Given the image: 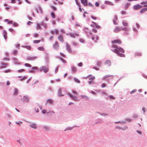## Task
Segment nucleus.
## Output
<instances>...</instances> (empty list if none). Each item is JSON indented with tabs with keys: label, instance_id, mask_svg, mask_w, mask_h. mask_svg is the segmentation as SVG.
<instances>
[{
	"label": "nucleus",
	"instance_id": "nucleus-1",
	"mask_svg": "<svg viewBox=\"0 0 147 147\" xmlns=\"http://www.w3.org/2000/svg\"><path fill=\"white\" fill-rule=\"evenodd\" d=\"M113 45L112 46V48L114 49V50H111V51L114 53L117 54L118 55L122 57H125V55L120 52L123 53L124 52V50L121 47H118V46L116 45V44L120 45L121 44V41L120 39H117L111 41Z\"/></svg>",
	"mask_w": 147,
	"mask_h": 147
},
{
	"label": "nucleus",
	"instance_id": "nucleus-2",
	"mask_svg": "<svg viewBox=\"0 0 147 147\" xmlns=\"http://www.w3.org/2000/svg\"><path fill=\"white\" fill-rule=\"evenodd\" d=\"M40 71H43L44 73H47L49 71V68L46 66H42L39 68Z\"/></svg>",
	"mask_w": 147,
	"mask_h": 147
},
{
	"label": "nucleus",
	"instance_id": "nucleus-3",
	"mask_svg": "<svg viewBox=\"0 0 147 147\" xmlns=\"http://www.w3.org/2000/svg\"><path fill=\"white\" fill-rule=\"evenodd\" d=\"M53 48L56 50H58L59 48V45L57 41H56L53 46Z\"/></svg>",
	"mask_w": 147,
	"mask_h": 147
},
{
	"label": "nucleus",
	"instance_id": "nucleus-4",
	"mask_svg": "<svg viewBox=\"0 0 147 147\" xmlns=\"http://www.w3.org/2000/svg\"><path fill=\"white\" fill-rule=\"evenodd\" d=\"M21 100L26 102H28L30 100L29 97L27 96H23L22 98H21Z\"/></svg>",
	"mask_w": 147,
	"mask_h": 147
},
{
	"label": "nucleus",
	"instance_id": "nucleus-5",
	"mask_svg": "<svg viewBox=\"0 0 147 147\" xmlns=\"http://www.w3.org/2000/svg\"><path fill=\"white\" fill-rule=\"evenodd\" d=\"M142 6L138 4L135 5L134 6V9L135 10L139 9L142 7Z\"/></svg>",
	"mask_w": 147,
	"mask_h": 147
},
{
	"label": "nucleus",
	"instance_id": "nucleus-6",
	"mask_svg": "<svg viewBox=\"0 0 147 147\" xmlns=\"http://www.w3.org/2000/svg\"><path fill=\"white\" fill-rule=\"evenodd\" d=\"M66 46L68 51L69 53H71L72 52V50L70 45L68 43H67Z\"/></svg>",
	"mask_w": 147,
	"mask_h": 147
},
{
	"label": "nucleus",
	"instance_id": "nucleus-7",
	"mask_svg": "<svg viewBox=\"0 0 147 147\" xmlns=\"http://www.w3.org/2000/svg\"><path fill=\"white\" fill-rule=\"evenodd\" d=\"M82 3L85 6L88 5L87 0H81Z\"/></svg>",
	"mask_w": 147,
	"mask_h": 147
},
{
	"label": "nucleus",
	"instance_id": "nucleus-8",
	"mask_svg": "<svg viewBox=\"0 0 147 147\" xmlns=\"http://www.w3.org/2000/svg\"><path fill=\"white\" fill-rule=\"evenodd\" d=\"M36 29L37 30H41L42 28L41 26V25H42V24H40L38 22H36Z\"/></svg>",
	"mask_w": 147,
	"mask_h": 147
},
{
	"label": "nucleus",
	"instance_id": "nucleus-9",
	"mask_svg": "<svg viewBox=\"0 0 147 147\" xmlns=\"http://www.w3.org/2000/svg\"><path fill=\"white\" fill-rule=\"evenodd\" d=\"M70 36L73 38H75L76 36H78L79 34L77 33H71L69 34Z\"/></svg>",
	"mask_w": 147,
	"mask_h": 147
},
{
	"label": "nucleus",
	"instance_id": "nucleus-10",
	"mask_svg": "<svg viewBox=\"0 0 147 147\" xmlns=\"http://www.w3.org/2000/svg\"><path fill=\"white\" fill-rule=\"evenodd\" d=\"M121 30V28L118 27H116L114 29V32L115 33H117L120 32Z\"/></svg>",
	"mask_w": 147,
	"mask_h": 147
},
{
	"label": "nucleus",
	"instance_id": "nucleus-11",
	"mask_svg": "<svg viewBox=\"0 0 147 147\" xmlns=\"http://www.w3.org/2000/svg\"><path fill=\"white\" fill-rule=\"evenodd\" d=\"M105 63L107 66H109L111 65V63L110 60H107L105 62Z\"/></svg>",
	"mask_w": 147,
	"mask_h": 147
},
{
	"label": "nucleus",
	"instance_id": "nucleus-12",
	"mask_svg": "<svg viewBox=\"0 0 147 147\" xmlns=\"http://www.w3.org/2000/svg\"><path fill=\"white\" fill-rule=\"evenodd\" d=\"M86 32L88 34V35L89 36L90 35H92V33L91 32H89L88 31V29L87 28H85L84 29Z\"/></svg>",
	"mask_w": 147,
	"mask_h": 147
},
{
	"label": "nucleus",
	"instance_id": "nucleus-13",
	"mask_svg": "<svg viewBox=\"0 0 147 147\" xmlns=\"http://www.w3.org/2000/svg\"><path fill=\"white\" fill-rule=\"evenodd\" d=\"M68 94L71 97L73 98V99L76 100H77V96H76L73 95L71 94L70 93H68Z\"/></svg>",
	"mask_w": 147,
	"mask_h": 147
},
{
	"label": "nucleus",
	"instance_id": "nucleus-14",
	"mask_svg": "<svg viewBox=\"0 0 147 147\" xmlns=\"http://www.w3.org/2000/svg\"><path fill=\"white\" fill-rule=\"evenodd\" d=\"M58 39L61 42H63L64 41L63 36L61 35H59L58 37Z\"/></svg>",
	"mask_w": 147,
	"mask_h": 147
},
{
	"label": "nucleus",
	"instance_id": "nucleus-15",
	"mask_svg": "<svg viewBox=\"0 0 147 147\" xmlns=\"http://www.w3.org/2000/svg\"><path fill=\"white\" fill-rule=\"evenodd\" d=\"M29 125L30 127L34 129H36L37 128L36 125L35 124L31 123Z\"/></svg>",
	"mask_w": 147,
	"mask_h": 147
},
{
	"label": "nucleus",
	"instance_id": "nucleus-16",
	"mask_svg": "<svg viewBox=\"0 0 147 147\" xmlns=\"http://www.w3.org/2000/svg\"><path fill=\"white\" fill-rule=\"evenodd\" d=\"M53 103V100L51 99H49L47 100V102H46V105H47L48 103L52 104Z\"/></svg>",
	"mask_w": 147,
	"mask_h": 147
},
{
	"label": "nucleus",
	"instance_id": "nucleus-17",
	"mask_svg": "<svg viewBox=\"0 0 147 147\" xmlns=\"http://www.w3.org/2000/svg\"><path fill=\"white\" fill-rule=\"evenodd\" d=\"M81 98L84 100H87L88 99V97L86 95H82L80 96Z\"/></svg>",
	"mask_w": 147,
	"mask_h": 147
},
{
	"label": "nucleus",
	"instance_id": "nucleus-18",
	"mask_svg": "<svg viewBox=\"0 0 147 147\" xmlns=\"http://www.w3.org/2000/svg\"><path fill=\"white\" fill-rule=\"evenodd\" d=\"M3 34L4 37L5 39L6 40L7 38V33L5 31L3 30Z\"/></svg>",
	"mask_w": 147,
	"mask_h": 147
},
{
	"label": "nucleus",
	"instance_id": "nucleus-19",
	"mask_svg": "<svg viewBox=\"0 0 147 147\" xmlns=\"http://www.w3.org/2000/svg\"><path fill=\"white\" fill-rule=\"evenodd\" d=\"M7 64L6 63H4L2 62L1 63V65L3 66H1L0 68V69H1L3 68H5L6 67V66L7 65Z\"/></svg>",
	"mask_w": 147,
	"mask_h": 147
},
{
	"label": "nucleus",
	"instance_id": "nucleus-20",
	"mask_svg": "<svg viewBox=\"0 0 147 147\" xmlns=\"http://www.w3.org/2000/svg\"><path fill=\"white\" fill-rule=\"evenodd\" d=\"M36 57H28L27 58V60H33L36 59Z\"/></svg>",
	"mask_w": 147,
	"mask_h": 147
},
{
	"label": "nucleus",
	"instance_id": "nucleus-21",
	"mask_svg": "<svg viewBox=\"0 0 147 147\" xmlns=\"http://www.w3.org/2000/svg\"><path fill=\"white\" fill-rule=\"evenodd\" d=\"M117 17L116 16H115V19L113 20V23L115 25H117L118 24V23L116 21V20H117Z\"/></svg>",
	"mask_w": 147,
	"mask_h": 147
},
{
	"label": "nucleus",
	"instance_id": "nucleus-22",
	"mask_svg": "<svg viewBox=\"0 0 147 147\" xmlns=\"http://www.w3.org/2000/svg\"><path fill=\"white\" fill-rule=\"evenodd\" d=\"M121 30L124 31H128L129 30V28L128 27H125L122 28Z\"/></svg>",
	"mask_w": 147,
	"mask_h": 147
},
{
	"label": "nucleus",
	"instance_id": "nucleus-23",
	"mask_svg": "<svg viewBox=\"0 0 147 147\" xmlns=\"http://www.w3.org/2000/svg\"><path fill=\"white\" fill-rule=\"evenodd\" d=\"M18 91L17 88H15L14 89V92L13 93V95H15L18 94Z\"/></svg>",
	"mask_w": 147,
	"mask_h": 147
},
{
	"label": "nucleus",
	"instance_id": "nucleus-24",
	"mask_svg": "<svg viewBox=\"0 0 147 147\" xmlns=\"http://www.w3.org/2000/svg\"><path fill=\"white\" fill-rule=\"evenodd\" d=\"M93 23L95 26L98 29H99L100 28V26L97 25L95 22H92Z\"/></svg>",
	"mask_w": 147,
	"mask_h": 147
},
{
	"label": "nucleus",
	"instance_id": "nucleus-25",
	"mask_svg": "<svg viewBox=\"0 0 147 147\" xmlns=\"http://www.w3.org/2000/svg\"><path fill=\"white\" fill-rule=\"evenodd\" d=\"M52 32L53 34H58L59 31L57 30L56 29L53 31Z\"/></svg>",
	"mask_w": 147,
	"mask_h": 147
},
{
	"label": "nucleus",
	"instance_id": "nucleus-26",
	"mask_svg": "<svg viewBox=\"0 0 147 147\" xmlns=\"http://www.w3.org/2000/svg\"><path fill=\"white\" fill-rule=\"evenodd\" d=\"M142 55V54L140 52H137L135 54V56H141Z\"/></svg>",
	"mask_w": 147,
	"mask_h": 147
},
{
	"label": "nucleus",
	"instance_id": "nucleus-27",
	"mask_svg": "<svg viewBox=\"0 0 147 147\" xmlns=\"http://www.w3.org/2000/svg\"><path fill=\"white\" fill-rule=\"evenodd\" d=\"M91 76L89 75L88 76V77L89 78L90 80H91L92 81V80L93 81L95 79V77L93 76L92 77H91V78H90V77H91Z\"/></svg>",
	"mask_w": 147,
	"mask_h": 147
},
{
	"label": "nucleus",
	"instance_id": "nucleus-28",
	"mask_svg": "<svg viewBox=\"0 0 147 147\" xmlns=\"http://www.w3.org/2000/svg\"><path fill=\"white\" fill-rule=\"evenodd\" d=\"M122 24L123 26H127L128 25V23L126 22H125V21H123L122 22Z\"/></svg>",
	"mask_w": 147,
	"mask_h": 147
},
{
	"label": "nucleus",
	"instance_id": "nucleus-29",
	"mask_svg": "<svg viewBox=\"0 0 147 147\" xmlns=\"http://www.w3.org/2000/svg\"><path fill=\"white\" fill-rule=\"evenodd\" d=\"M38 49L41 51H44L45 50L44 48L43 47H40L38 48Z\"/></svg>",
	"mask_w": 147,
	"mask_h": 147
},
{
	"label": "nucleus",
	"instance_id": "nucleus-30",
	"mask_svg": "<svg viewBox=\"0 0 147 147\" xmlns=\"http://www.w3.org/2000/svg\"><path fill=\"white\" fill-rule=\"evenodd\" d=\"M72 69L73 72L76 71L77 69L75 67L73 66L72 67Z\"/></svg>",
	"mask_w": 147,
	"mask_h": 147
},
{
	"label": "nucleus",
	"instance_id": "nucleus-31",
	"mask_svg": "<svg viewBox=\"0 0 147 147\" xmlns=\"http://www.w3.org/2000/svg\"><path fill=\"white\" fill-rule=\"evenodd\" d=\"M40 42V40H34L33 41V42L35 44L39 43Z\"/></svg>",
	"mask_w": 147,
	"mask_h": 147
},
{
	"label": "nucleus",
	"instance_id": "nucleus-32",
	"mask_svg": "<svg viewBox=\"0 0 147 147\" xmlns=\"http://www.w3.org/2000/svg\"><path fill=\"white\" fill-rule=\"evenodd\" d=\"M111 76V75H108L105 76L103 77V80H105L106 78L110 77Z\"/></svg>",
	"mask_w": 147,
	"mask_h": 147
},
{
	"label": "nucleus",
	"instance_id": "nucleus-33",
	"mask_svg": "<svg viewBox=\"0 0 147 147\" xmlns=\"http://www.w3.org/2000/svg\"><path fill=\"white\" fill-rule=\"evenodd\" d=\"M51 15L53 18H55V13L53 12H51Z\"/></svg>",
	"mask_w": 147,
	"mask_h": 147
},
{
	"label": "nucleus",
	"instance_id": "nucleus-34",
	"mask_svg": "<svg viewBox=\"0 0 147 147\" xmlns=\"http://www.w3.org/2000/svg\"><path fill=\"white\" fill-rule=\"evenodd\" d=\"M24 47L29 50H30L31 49V47L29 46H26Z\"/></svg>",
	"mask_w": 147,
	"mask_h": 147
},
{
	"label": "nucleus",
	"instance_id": "nucleus-35",
	"mask_svg": "<svg viewBox=\"0 0 147 147\" xmlns=\"http://www.w3.org/2000/svg\"><path fill=\"white\" fill-rule=\"evenodd\" d=\"M25 65L26 67H31L32 66L30 64L27 63H25Z\"/></svg>",
	"mask_w": 147,
	"mask_h": 147
},
{
	"label": "nucleus",
	"instance_id": "nucleus-36",
	"mask_svg": "<svg viewBox=\"0 0 147 147\" xmlns=\"http://www.w3.org/2000/svg\"><path fill=\"white\" fill-rule=\"evenodd\" d=\"M79 7V10L81 12H82V9L81 8V5L79 4H78V5H77Z\"/></svg>",
	"mask_w": 147,
	"mask_h": 147
},
{
	"label": "nucleus",
	"instance_id": "nucleus-37",
	"mask_svg": "<svg viewBox=\"0 0 147 147\" xmlns=\"http://www.w3.org/2000/svg\"><path fill=\"white\" fill-rule=\"evenodd\" d=\"M101 62L100 61H97L96 64L98 66H100L101 64Z\"/></svg>",
	"mask_w": 147,
	"mask_h": 147
},
{
	"label": "nucleus",
	"instance_id": "nucleus-38",
	"mask_svg": "<svg viewBox=\"0 0 147 147\" xmlns=\"http://www.w3.org/2000/svg\"><path fill=\"white\" fill-rule=\"evenodd\" d=\"M50 7L54 11H56L57 10V8L51 5Z\"/></svg>",
	"mask_w": 147,
	"mask_h": 147
},
{
	"label": "nucleus",
	"instance_id": "nucleus-39",
	"mask_svg": "<svg viewBox=\"0 0 147 147\" xmlns=\"http://www.w3.org/2000/svg\"><path fill=\"white\" fill-rule=\"evenodd\" d=\"M13 53L14 55H16L18 53V51L17 50H14L13 51Z\"/></svg>",
	"mask_w": 147,
	"mask_h": 147
},
{
	"label": "nucleus",
	"instance_id": "nucleus-40",
	"mask_svg": "<svg viewBox=\"0 0 147 147\" xmlns=\"http://www.w3.org/2000/svg\"><path fill=\"white\" fill-rule=\"evenodd\" d=\"M109 98L110 99H115V97L112 95H110L109 96Z\"/></svg>",
	"mask_w": 147,
	"mask_h": 147
},
{
	"label": "nucleus",
	"instance_id": "nucleus-41",
	"mask_svg": "<svg viewBox=\"0 0 147 147\" xmlns=\"http://www.w3.org/2000/svg\"><path fill=\"white\" fill-rule=\"evenodd\" d=\"M58 69H59L58 66H57L55 68V73H57L58 72Z\"/></svg>",
	"mask_w": 147,
	"mask_h": 147
},
{
	"label": "nucleus",
	"instance_id": "nucleus-42",
	"mask_svg": "<svg viewBox=\"0 0 147 147\" xmlns=\"http://www.w3.org/2000/svg\"><path fill=\"white\" fill-rule=\"evenodd\" d=\"M44 128L45 129L46 131H48L49 130V128L48 127H46V126L44 127Z\"/></svg>",
	"mask_w": 147,
	"mask_h": 147
},
{
	"label": "nucleus",
	"instance_id": "nucleus-43",
	"mask_svg": "<svg viewBox=\"0 0 147 147\" xmlns=\"http://www.w3.org/2000/svg\"><path fill=\"white\" fill-rule=\"evenodd\" d=\"M146 11L145 8H143L140 11V12L141 13H142L143 12H144L145 11Z\"/></svg>",
	"mask_w": 147,
	"mask_h": 147
},
{
	"label": "nucleus",
	"instance_id": "nucleus-44",
	"mask_svg": "<svg viewBox=\"0 0 147 147\" xmlns=\"http://www.w3.org/2000/svg\"><path fill=\"white\" fill-rule=\"evenodd\" d=\"M74 80L77 83H79L80 82V81L77 78H74Z\"/></svg>",
	"mask_w": 147,
	"mask_h": 147
},
{
	"label": "nucleus",
	"instance_id": "nucleus-45",
	"mask_svg": "<svg viewBox=\"0 0 147 147\" xmlns=\"http://www.w3.org/2000/svg\"><path fill=\"white\" fill-rule=\"evenodd\" d=\"M24 71V70L23 69H19L18 70V72L19 73L21 72H23Z\"/></svg>",
	"mask_w": 147,
	"mask_h": 147
},
{
	"label": "nucleus",
	"instance_id": "nucleus-46",
	"mask_svg": "<svg viewBox=\"0 0 147 147\" xmlns=\"http://www.w3.org/2000/svg\"><path fill=\"white\" fill-rule=\"evenodd\" d=\"M38 35L37 33H35L33 34V36L35 38H37L38 36Z\"/></svg>",
	"mask_w": 147,
	"mask_h": 147
},
{
	"label": "nucleus",
	"instance_id": "nucleus-47",
	"mask_svg": "<svg viewBox=\"0 0 147 147\" xmlns=\"http://www.w3.org/2000/svg\"><path fill=\"white\" fill-rule=\"evenodd\" d=\"M33 23L32 22L28 21L27 23V24L28 25H30L33 24Z\"/></svg>",
	"mask_w": 147,
	"mask_h": 147
},
{
	"label": "nucleus",
	"instance_id": "nucleus-48",
	"mask_svg": "<svg viewBox=\"0 0 147 147\" xmlns=\"http://www.w3.org/2000/svg\"><path fill=\"white\" fill-rule=\"evenodd\" d=\"M95 5L96 7H98L99 5V3L98 2H97L95 3Z\"/></svg>",
	"mask_w": 147,
	"mask_h": 147
},
{
	"label": "nucleus",
	"instance_id": "nucleus-49",
	"mask_svg": "<svg viewBox=\"0 0 147 147\" xmlns=\"http://www.w3.org/2000/svg\"><path fill=\"white\" fill-rule=\"evenodd\" d=\"M61 60L63 63H66V61L65 59L61 58Z\"/></svg>",
	"mask_w": 147,
	"mask_h": 147
},
{
	"label": "nucleus",
	"instance_id": "nucleus-50",
	"mask_svg": "<svg viewBox=\"0 0 147 147\" xmlns=\"http://www.w3.org/2000/svg\"><path fill=\"white\" fill-rule=\"evenodd\" d=\"M47 111L45 109H42V112L43 113H45Z\"/></svg>",
	"mask_w": 147,
	"mask_h": 147
},
{
	"label": "nucleus",
	"instance_id": "nucleus-51",
	"mask_svg": "<svg viewBox=\"0 0 147 147\" xmlns=\"http://www.w3.org/2000/svg\"><path fill=\"white\" fill-rule=\"evenodd\" d=\"M80 42L82 43H84V40L83 39H82V38H80Z\"/></svg>",
	"mask_w": 147,
	"mask_h": 147
},
{
	"label": "nucleus",
	"instance_id": "nucleus-52",
	"mask_svg": "<svg viewBox=\"0 0 147 147\" xmlns=\"http://www.w3.org/2000/svg\"><path fill=\"white\" fill-rule=\"evenodd\" d=\"M18 24L16 23H14L13 24V26L14 27H17L18 26Z\"/></svg>",
	"mask_w": 147,
	"mask_h": 147
},
{
	"label": "nucleus",
	"instance_id": "nucleus-53",
	"mask_svg": "<svg viewBox=\"0 0 147 147\" xmlns=\"http://www.w3.org/2000/svg\"><path fill=\"white\" fill-rule=\"evenodd\" d=\"M88 5L90 7H92L93 6V5L90 3H88Z\"/></svg>",
	"mask_w": 147,
	"mask_h": 147
},
{
	"label": "nucleus",
	"instance_id": "nucleus-54",
	"mask_svg": "<svg viewBox=\"0 0 147 147\" xmlns=\"http://www.w3.org/2000/svg\"><path fill=\"white\" fill-rule=\"evenodd\" d=\"M106 86V84H105L103 83L102 84V88H104Z\"/></svg>",
	"mask_w": 147,
	"mask_h": 147
},
{
	"label": "nucleus",
	"instance_id": "nucleus-55",
	"mask_svg": "<svg viewBox=\"0 0 147 147\" xmlns=\"http://www.w3.org/2000/svg\"><path fill=\"white\" fill-rule=\"evenodd\" d=\"M10 71V69H8L7 70H5L4 71V72L5 73H8Z\"/></svg>",
	"mask_w": 147,
	"mask_h": 147
},
{
	"label": "nucleus",
	"instance_id": "nucleus-56",
	"mask_svg": "<svg viewBox=\"0 0 147 147\" xmlns=\"http://www.w3.org/2000/svg\"><path fill=\"white\" fill-rule=\"evenodd\" d=\"M82 62L78 64V66L80 67H81L82 65Z\"/></svg>",
	"mask_w": 147,
	"mask_h": 147
},
{
	"label": "nucleus",
	"instance_id": "nucleus-57",
	"mask_svg": "<svg viewBox=\"0 0 147 147\" xmlns=\"http://www.w3.org/2000/svg\"><path fill=\"white\" fill-rule=\"evenodd\" d=\"M72 92L74 94H75L76 95H77V93L76 91L73 90Z\"/></svg>",
	"mask_w": 147,
	"mask_h": 147
},
{
	"label": "nucleus",
	"instance_id": "nucleus-58",
	"mask_svg": "<svg viewBox=\"0 0 147 147\" xmlns=\"http://www.w3.org/2000/svg\"><path fill=\"white\" fill-rule=\"evenodd\" d=\"M121 13L122 15H124L126 13V12L125 11H122L121 12Z\"/></svg>",
	"mask_w": 147,
	"mask_h": 147
},
{
	"label": "nucleus",
	"instance_id": "nucleus-59",
	"mask_svg": "<svg viewBox=\"0 0 147 147\" xmlns=\"http://www.w3.org/2000/svg\"><path fill=\"white\" fill-rule=\"evenodd\" d=\"M12 23H13V22L12 21H8V22L7 23V24H11Z\"/></svg>",
	"mask_w": 147,
	"mask_h": 147
},
{
	"label": "nucleus",
	"instance_id": "nucleus-60",
	"mask_svg": "<svg viewBox=\"0 0 147 147\" xmlns=\"http://www.w3.org/2000/svg\"><path fill=\"white\" fill-rule=\"evenodd\" d=\"M92 31L95 33H96L97 32V30L94 29L92 30Z\"/></svg>",
	"mask_w": 147,
	"mask_h": 147
},
{
	"label": "nucleus",
	"instance_id": "nucleus-61",
	"mask_svg": "<svg viewBox=\"0 0 147 147\" xmlns=\"http://www.w3.org/2000/svg\"><path fill=\"white\" fill-rule=\"evenodd\" d=\"M73 44L74 45V46H77V43L76 42H73Z\"/></svg>",
	"mask_w": 147,
	"mask_h": 147
},
{
	"label": "nucleus",
	"instance_id": "nucleus-62",
	"mask_svg": "<svg viewBox=\"0 0 147 147\" xmlns=\"http://www.w3.org/2000/svg\"><path fill=\"white\" fill-rule=\"evenodd\" d=\"M9 30L11 32H13V31H14V30L12 28H10L9 29Z\"/></svg>",
	"mask_w": 147,
	"mask_h": 147
},
{
	"label": "nucleus",
	"instance_id": "nucleus-63",
	"mask_svg": "<svg viewBox=\"0 0 147 147\" xmlns=\"http://www.w3.org/2000/svg\"><path fill=\"white\" fill-rule=\"evenodd\" d=\"M27 77H24L23 78L21 79V80H26L27 79Z\"/></svg>",
	"mask_w": 147,
	"mask_h": 147
},
{
	"label": "nucleus",
	"instance_id": "nucleus-64",
	"mask_svg": "<svg viewBox=\"0 0 147 147\" xmlns=\"http://www.w3.org/2000/svg\"><path fill=\"white\" fill-rule=\"evenodd\" d=\"M91 18L93 19L94 20H96V17H94L93 16H91Z\"/></svg>",
	"mask_w": 147,
	"mask_h": 147
}]
</instances>
